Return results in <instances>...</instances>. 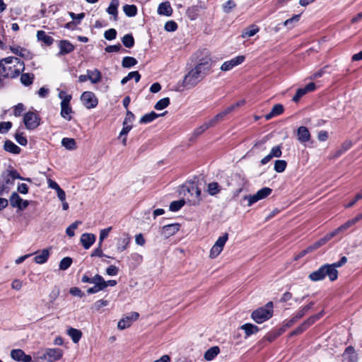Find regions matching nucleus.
<instances>
[{"mask_svg":"<svg viewBox=\"0 0 362 362\" xmlns=\"http://www.w3.org/2000/svg\"><path fill=\"white\" fill-rule=\"evenodd\" d=\"M212 60L206 55L184 77L181 86L186 89L195 87L211 72Z\"/></svg>","mask_w":362,"mask_h":362,"instance_id":"f257e3e1","label":"nucleus"},{"mask_svg":"<svg viewBox=\"0 0 362 362\" xmlns=\"http://www.w3.org/2000/svg\"><path fill=\"white\" fill-rule=\"evenodd\" d=\"M23 62L14 57H8L0 60V74L4 77L15 78L24 70Z\"/></svg>","mask_w":362,"mask_h":362,"instance_id":"f03ea898","label":"nucleus"},{"mask_svg":"<svg viewBox=\"0 0 362 362\" xmlns=\"http://www.w3.org/2000/svg\"><path fill=\"white\" fill-rule=\"evenodd\" d=\"M327 276L330 281H334L338 277V271L329 264H324L317 270L309 274V279L313 281H318Z\"/></svg>","mask_w":362,"mask_h":362,"instance_id":"7ed1b4c3","label":"nucleus"},{"mask_svg":"<svg viewBox=\"0 0 362 362\" xmlns=\"http://www.w3.org/2000/svg\"><path fill=\"white\" fill-rule=\"evenodd\" d=\"M273 315V303H267L265 306L254 310L251 314L252 319L257 323H262L270 319Z\"/></svg>","mask_w":362,"mask_h":362,"instance_id":"20e7f679","label":"nucleus"},{"mask_svg":"<svg viewBox=\"0 0 362 362\" xmlns=\"http://www.w3.org/2000/svg\"><path fill=\"white\" fill-rule=\"evenodd\" d=\"M40 116L34 112H28L23 117V122L28 130L36 129L40 124Z\"/></svg>","mask_w":362,"mask_h":362,"instance_id":"39448f33","label":"nucleus"},{"mask_svg":"<svg viewBox=\"0 0 362 362\" xmlns=\"http://www.w3.org/2000/svg\"><path fill=\"white\" fill-rule=\"evenodd\" d=\"M228 239V234L226 233L218 238L210 250V258L214 259L220 255Z\"/></svg>","mask_w":362,"mask_h":362,"instance_id":"423d86ee","label":"nucleus"},{"mask_svg":"<svg viewBox=\"0 0 362 362\" xmlns=\"http://www.w3.org/2000/svg\"><path fill=\"white\" fill-rule=\"evenodd\" d=\"M272 190L269 187H263L261 189L258 190L256 194L253 195L245 196L244 197L245 199L248 201L247 206H250L253 204L257 202L258 201L265 199L272 193Z\"/></svg>","mask_w":362,"mask_h":362,"instance_id":"0eeeda50","label":"nucleus"},{"mask_svg":"<svg viewBox=\"0 0 362 362\" xmlns=\"http://www.w3.org/2000/svg\"><path fill=\"white\" fill-rule=\"evenodd\" d=\"M322 312L313 315L304 321L301 325H300L298 327H296L293 332H291L290 336L293 337L295 335H298L303 332L308 327L315 323L317 320H318L322 316Z\"/></svg>","mask_w":362,"mask_h":362,"instance_id":"6e6552de","label":"nucleus"},{"mask_svg":"<svg viewBox=\"0 0 362 362\" xmlns=\"http://www.w3.org/2000/svg\"><path fill=\"white\" fill-rule=\"evenodd\" d=\"M81 100L83 105L88 108H93L97 106L98 100L95 94L90 91H85L81 96Z\"/></svg>","mask_w":362,"mask_h":362,"instance_id":"1a4fd4ad","label":"nucleus"},{"mask_svg":"<svg viewBox=\"0 0 362 362\" xmlns=\"http://www.w3.org/2000/svg\"><path fill=\"white\" fill-rule=\"evenodd\" d=\"M244 103V101H240L238 102L229 107H228L223 112H219L217 114L215 117L211 118L209 122H210V124L214 126L218 121L222 120L226 115L232 112L235 109H236L238 107L242 105Z\"/></svg>","mask_w":362,"mask_h":362,"instance_id":"9d476101","label":"nucleus"},{"mask_svg":"<svg viewBox=\"0 0 362 362\" xmlns=\"http://www.w3.org/2000/svg\"><path fill=\"white\" fill-rule=\"evenodd\" d=\"M333 237H334V233H332V232L328 233V234H327L322 238H321L318 241L315 242L313 245H310L306 250H303L301 252L300 256H303L306 253H308L309 252H311V251H313V250L319 248L322 245H325L327 241L331 240Z\"/></svg>","mask_w":362,"mask_h":362,"instance_id":"9b49d317","label":"nucleus"},{"mask_svg":"<svg viewBox=\"0 0 362 362\" xmlns=\"http://www.w3.org/2000/svg\"><path fill=\"white\" fill-rule=\"evenodd\" d=\"M187 192L191 196L189 202L193 205H197L201 201V189L195 185H191L187 188Z\"/></svg>","mask_w":362,"mask_h":362,"instance_id":"f8f14e48","label":"nucleus"},{"mask_svg":"<svg viewBox=\"0 0 362 362\" xmlns=\"http://www.w3.org/2000/svg\"><path fill=\"white\" fill-rule=\"evenodd\" d=\"M139 317L138 313H132L130 315L126 316L125 317L122 318L117 324V327L119 329H124L127 327H129L132 322L134 320H136Z\"/></svg>","mask_w":362,"mask_h":362,"instance_id":"ddd939ff","label":"nucleus"},{"mask_svg":"<svg viewBox=\"0 0 362 362\" xmlns=\"http://www.w3.org/2000/svg\"><path fill=\"white\" fill-rule=\"evenodd\" d=\"M244 60H245L244 56L235 57L229 61L225 62L221 65V69L223 71H229V70L232 69L233 68H234L235 66L242 64L244 62Z\"/></svg>","mask_w":362,"mask_h":362,"instance_id":"4468645a","label":"nucleus"},{"mask_svg":"<svg viewBox=\"0 0 362 362\" xmlns=\"http://www.w3.org/2000/svg\"><path fill=\"white\" fill-rule=\"evenodd\" d=\"M11 357L17 361L31 362L32 358L30 355H27L21 349H13L11 351Z\"/></svg>","mask_w":362,"mask_h":362,"instance_id":"2eb2a0df","label":"nucleus"},{"mask_svg":"<svg viewBox=\"0 0 362 362\" xmlns=\"http://www.w3.org/2000/svg\"><path fill=\"white\" fill-rule=\"evenodd\" d=\"M95 240L96 236L94 234L85 233L81 235L80 242L84 249L88 250L95 243Z\"/></svg>","mask_w":362,"mask_h":362,"instance_id":"dca6fc26","label":"nucleus"},{"mask_svg":"<svg viewBox=\"0 0 362 362\" xmlns=\"http://www.w3.org/2000/svg\"><path fill=\"white\" fill-rule=\"evenodd\" d=\"M361 219H362V214H358L355 218L347 221L346 223H344L343 225H341V226H339V228L335 229L332 233H334V236H335L339 233L346 230L351 226H354V224H356L358 221H359Z\"/></svg>","mask_w":362,"mask_h":362,"instance_id":"f3484780","label":"nucleus"},{"mask_svg":"<svg viewBox=\"0 0 362 362\" xmlns=\"http://www.w3.org/2000/svg\"><path fill=\"white\" fill-rule=\"evenodd\" d=\"M180 224L178 223H172L164 226L162 228V235L165 237V238H168L169 237L175 235L180 230Z\"/></svg>","mask_w":362,"mask_h":362,"instance_id":"a211bd4d","label":"nucleus"},{"mask_svg":"<svg viewBox=\"0 0 362 362\" xmlns=\"http://www.w3.org/2000/svg\"><path fill=\"white\" fill-rule=\"evenodd\" d=\"M48 362L59 360L63 356V351L60 349H47Z\"/></svg>","mask_w":362,"mask_h":362,"instance_id":"6ab92c4d","label":"nucleus"},{"mask_svg":"<svg viewBox=\"0 0 362 362\" xmlns=\"http://www.w3.org/2000/svg\"><path fill=\"white\" fill-rule=\"evenodd\" d=\"M298 140L301 143H305L310 139V134L308 128L303 126L297 129Z\"/></svg>","mask_w":362,"mask_h":362,"instance_id":"aec40b11","label":"nucleus"},{"mask_svg":"<svg viewBox=\"0 0 362 362\" xmlns=\"http://www.w3.org/2000/svg\"><path fill=\"white\" fill-rule=\"evenodd\" d=\"M157 11L159 15L170 16L173 13V8L169 1H165L158 5Z\"/></svg>","mask_w":362,"mask_h":362,"instance_id":"412c9836","label":"nucleus"},{"mask_svg":"<svg viewBox=\"0 0 362 362\" xmlns=\"http://www.w3.org/2000/svg\"><path fill=\"white\" fill-rule=\"evenodd\" d=\"M59 47L60 49L59 55L69 54L74 49V45L68 40H61L59 43Z\"/></svg>","mask_w":362,"mask_h":362,"instance_id":"4be33fe9","label":"nucleus"},{"mask_svg":"<svg viewBox=\"0 0 362 362\" xmlns=\"http://www.w3.org/2000/svg\"><path fill=\"white\" fill-rule=\"evenodd\" d=\"M4 148L6 151L13 154H19L21 151L19 146L10 140H7L4 142Z\"/></svg>","mask_w":362,"mask_h":362,"instance_id":"5701e85b","label":"nucleus"},{"mask_svg":"<svg viewBox=\"0 0 362 362\" xmlns=\"http://www.w3.org/2000/svg\"><path fill=\"white\" fill-rule=\"evenodd\" d=\"M87 74L88 80H90L92 83H98L101 81L102 75L98 69L87 70Z\"/></svg>","mask_w":362,"mask_h":362,"instance_id":"b1692460","label":"nucleus"},{"mask_svg":"<svg viewBox=\"0 0 362 362\" xmlns=\"http://www.w3.org/2000/svg\"><path fill=\"white\" fill-rule=\"evenodd\" d=\"M37 38L39 41L42 42L47 46L51 45L54 42V39L51 36L47 35L43 30H38L37 32Z\"/></svg>","mask_w":362,"mask_h":362,"instance_id":"393cba45","label":"nucleus"},{"mask_svg":"<svg viewBox=\"0 0 362 362\" xmlns=\"http://www.w3.org/2000/svg\"><path fill=\"white\" fill-rule=\"evenodd\" d=\"M165 113H166V112H165L160 115H158V114L156 113L155 112L152 111V112L142 116L140 119L139 122L141 124H146V123L151 122L152 121H153L156 118H158L159 116H163Z\"/></svg>","mask_w":362,"mask_h":362,"instance_id":"a878e982","label":"nucleus"},{"mask_svg":"<svg viewBox=\"0 0 362 362\" xmlns=\"http://www.w3.org/2000/svg\"><path fill=\"white\" fill-rule=\"evenodd\" d=\"M284 110V107H283L282 105H281V104H276L275 105L273 106L271 112L269 114L265 115V119L267 120H269V119H272L274 117L280 115L281 114L283 113Z\"/></svg>","mask_w":362,"mask_h":362,"instance_id":"bb28decb","label":"nucleus"},{"mask_svg":"<svg viewBox=\"0 0 362 362\" xmlns=\"http://www.w3.org/2000/svg\"><path fill=\"white\" fill-rule=\"evenodd\" d=\"M344 356L349 361V362H356L358 360L357 354L352 346H349L346 349Z\"/></svg>","mask_w":362,"mask_h":362,"instance_id":"cd10ccee","label":"nucleus"},{"mask_svg":"<svg viewBox=\"0 0 362 362\" xmlns=\"http://www.w3.org/2000/svg\"><path fill=\"white\" fill-rule=\"evenodd\" d=\"M22 200L18 192H13L10 196L9 203L13 208H16L19 211Z\"/></svg>","mask_w":362,"mask_h":362,"instance_id":"c85d7f7f","label":"nucleus"},{"mask_svg":"<svg viewBox=\"0 0 362 362\" xmlns=\"http://www.w3.org/2000/svg\"><path fill=\"white\" fill-rule=\"evenodd\" d=\"M67 334L71 338L74 343H78L81 338L82 332L79 329L70 327L67 329Z\"/></svg>","mask_w":362,"mask_h":362,"instance_id":"c756f323","label":"nucleus"},{"mask_svg":"<svg viewBox=\"0 0 362 362\" xmlns=\"http://www.w3.org/2000/svg\"><path fill=\"white\" fill-rule=\"evenodd\" d=\"M61 105V116L66 120H71V114L72 112L71 107L69 106V103L60 104Z\"/></svg>","mask_w":362,"mask_h":362,"instance_id":"7c9ffc66","label":"nucleus"},{"mask_svg":"<svg viewBox=\"0 0 362 362\" xmlns=\"http://www.w3.org/2000/svg\"><path fill=\"white\" fill-rule=\"evenodd\" d=\"M241 329L245 331L247 337L256 334L259 331L257 326L251 323H246L241 326Z\"/></svg>","mask_w":362,"mask_h":362,"instance_id":"2f4dec72","label":"nucleus"},{"mask_svg":"<svg viewBox=\"0 0 362 362\" xmlns=\"http://www.w3.org/2000/svg\"><path fill=\"white\" fill-rule=\"evenodd\" d=\"M119 6L118 0H112L108 8H107V12L112 15L114 17V19L117 21V8Z\"/></svg>","mask_w":362,"mask_h":362,"instance_id":"473e14b6","label":"nucleus"},{"mask_svg":"<svg viewBox=\"0 0 362 362\" xmlns=\"http://www.w3.org/2000/svg\"><path fill=\"white\" fill-rule=\"evenodd\" d=\"M259 29L257 26L252 25L249 28H245V30H243L241 36L243 38L250 37L254 36L256 33L259 32Z\"/></svg>","mask_w":362,"mask_h":362,"instance_id":"72a5a7b5","label":"nucleus"},{"mask_svg":"<svg viewBox=\"0 0 362 362\" xmlns=\"http://www.w3.org/2000/svg\"><path fill=\"white\" fill-rule=\"evenodd\" d=\"M219 348L218 346H213L208 349L204 354V358L206 361L213 360L218 354Z\"/></svg>","mask_w":362,"mask_h":362,"instance_id":"f704fd0d","label":"nucleus"},{"mask_svg":"<svg viewBox=\"0 0 362 362\" xmlns=\"http://www.w3.org/2000/svg\"><path fill=\"white\" fill-rule=\"evenodd\" d=\"M285 331H286V328L281 327L277 330H274V331L269 332L266 335L265 337H266L267 340H268L269 342H272L274 339H276L278 337L281 335Z\"/></svg>","mask_w":362,"mask_h":362,"instance_id":"c9c22d12","label":"nucleus"},{"mask_svg":"<svg viewBox=\"0 0 362 362\" xmlns=\"http://www.w3.org/2000/svg\"><path fill=\"white\" fill-rule=\"evenodd\" d=\"M49 252L48 250L45 249L41 252L40 254L37 255L35 257V262L37 264H43L47 262V260L49 257Z\"/></svg>","mask_w":362,"mask_h":362,"instance_id":"e433bc0d","label":"nucleus"},{"mask_svg":"<svg viewBox=\"0 0 362 362\" xmlns=\"http://www.w3.org/2000/svg\"><path fill=\"white\" fill-rule=\"evenodd\" d=\"M221 186L218 182H213L208 185L207 191L211 196H215L221 192Z\"/></svg>","mask_w":362,"mask_h":362,"instance_id":"4c0bfd02","label":"nucleus"},{"mask_svg":"<svg viewBox=\"0 0 362 362\" xmlns=\"http://www.w3.org/2000/svg\"><path fill=\"white\" fill-rule=\"evenodd\" d=\"M62 145L68 150H74L76 148V143L75 140L71 138L62 139Z\"/></svg>","mask_w":362,"mask_h":362,"instance_id":"58836bf2","label":"nucleus"},{"mask_svg":"<svg viewBox=\"0 0 362 362\" xmlns=\"http://www.w3.org/2000/svg\"><path fill=\"white\" fill-rule=\"evenodd\" d=\"M123 11L129 17H134L137 13V8L135 5L126 4L123 6Z\"/></svg>","mask_w":362,"mask_h":362,"instance_id":"ea45409f","label":"nucleus"},{"mask_svg":"<svg viewBox=\"0 0 362 362\" xmlns=\"http://www.w3.org/2000/svg\"><path fill=\"white\" fill-rule=\"evenodd\" d=\"M92 284L103 290L105 288V281L103 277L99 274H96L92 277Z\"/></svg>","mask_w":362,"mask_h":362,"instance_id":"a19ab883","label":"nucleus"},{"mask_svg":"<svg viewBox=\"0 0 362 362\" xmlns=\"http://www.w3.org/2000/svg\"><path fill=\"white\" fill-rule=\"evenodd\" d=\"M137 64V60L132 57H124L122 65L124 68H131Z\"/></svg>","mask_w":362,"mask_h":362,"instance_id":"79ce46f5","label":"nucleus"},{"mask_svg":"<svg viewBox=\"0 0 362 362\" xmlns=\"http://www.w3.org/2000/svg\"><path fill=\"white\" fill-rule=\"evenodd\" d=\"M199 8L197 6H193L187 8L186 11L187 16L191 20L194 21L197 18Z\"/></svg>","mask_w":362,"mask_h":362,"instance_id":"37998d69","label":"nucleus"},{"mask_svg":"<svg viewBox=\"0 0 362 362\" xmlns=\"http://www.w3.org/2000/svg\"><path fill=\"white\" fill-rule=\"evenodd\" d=\"M6 172L13 180L15 179H18V180H25V181H27L29 182H30L32 181V180L29 177H27V178L22 177L20 175V174L17 172V170H16L14 169H9V170H6Z\"/></svg>","mask_w":362,"mask_h":362,"instance_id":"c03bdc74","label":"nucleus"},{"mask_svg":"<svg viewBox=\"0 0 362 362\" xmlns=\"http://www.w3.org/2000/svg\"><path fill=\"white\" fill-rule=\"evenodd\" d=\"M170 105V98H163L158 100L154 108L157 110H161L167 107Z\"/></svg>","mask_w":362,"mask_h":362,"instance_id":"a18cd8bd","label":"nucleus"},{"mask_svg":"<svg viewBox=\"0 0 362 362\" xmlns=\"http://www.w3.org/2000/svg\"><path fill=\"white\" fill-rule=\"evenodd\" d=\"M122 42L123 45L127 48H132L134 45V39L131 34L125 35L122 39Z\"/></svg>","mask_w":362,"mask_h":362,"instance_id":"49530a36","label":"nucleus"},{"mask_svg":"<svg viewBox=\"0 0 362 362\" xmlns=\"http://www.w3.org/2000/svg\"><path fill=\"white\" fill-rule=\"evenodd\" d=\"M34 75L32 74H23L21 76V81L25 86H29L33 83Z\"/></svg>","mask_w":362,"mask_h":362,"instance_id":"de8ad7c7","label":"nucleus"},{"mask_svg":"<svg viewBox=\"0 0 362 362\" xmlns=\"http://www.w3.org/2000/svg\"><path fill=\"white\" fill-rule=\"evenodd\" d=\"M81 224V221H76L72 223L69 227L66 229V233L69 237H74L75 235L74 230L78 228V226Z\"/></svg>","mask_w":362,"mask_h":362,"instance_id":"09e8293b","label":"nucleus"},{"mask_svg":"<svg viewBox=\"0 0 362 362\" xmlns=\"http://www.w3.org/2000/svg\"><path fill=\"white\" fill-rule=\"evenodd\" d=\"M287 163L284 160H276L274 163V170L277 173H282L285 170Z\"/></svg>","mask_w":362,"mask_h":362,"instance_id":"8fccbe9b","label":"nucleus"},{"mask_svg":"<svg viewBox=\"0 0 362 362\" xmlns=\"http://www.w3.org/2000/svg\"><path fill=\"white\" fill-rule=\"evenodd\" d=\"M129 244V238L121 239L119 240V242L117 243V249L119 252H122L127 248Z\"/></svg>","mask_w":362,"mask_h":362,"instance_id":"3c124183","label":"nucleus"},{"mask_svg":"<svg viewBox=\"0 0 362 362\" xmlns=\"http://www.w3.org/2000/svg\"><path fill=\"white\" fill-rule=\"evenodd\" d=\"M184 200L173 201L170 204L169 209L172 211H177L184 206Z\"/></svg>","mask_w":362,"mask_h":362,"instance_id":"603ef678","label":"nucleus"},{"mask_svg":"<svg viewBox=\"0 0 362 362\" xmlns=\"http://www.w3.org/2000/svg\"><path fill=\"white\" fill-rule=\"evenodd\" d=\"M72 263V259L69 257H64L59 263V269L61 270H66L67 269Z\"/></svg>","mask_w":362,"mask_h":362,"instance_id":"864d4df0","label":"nucleus"},{"mask_svg":"<svg viewBox=\"0 0 362 362\" xmlns=\"http://www.w3.org/2000/svg\"><path fill=\"white\" fill-rule=\"evenodd\" d=\"M236 6V4L233 0H228L224 4H223L222 8L223 11L228 13H230L235 7Z\"/></svg>","mask_w":362,"mask_h":362,"instance_id":"5fc2aeb1","label":"nucleus"},{"mask_svg":"<svg viewBox=\"0 0 362 362\" xmlns=\"http://www.w3.org/2000/svg\"><path fill=\"white\" fill-rule=\"evenodd\" d=\"M282 146L281 145H278L276 146H274L272 149L270 153H269L271 157L273 158H279L281 156L282 151H281Z\"/></svg>","mask_w":362,"mask_h":362,"instance_id":"6e6d98bb","label":"nucleus"},{"mask_svg":"<svg viewBox=\"0 0 362 362\" xmlns=\"http://www.w3.org/2000/svg\"><path fill=\"white\" fill-rule=\"evenodd\" d=\"M16 141L21 146H26L28 140L25 136H23V133L17 132L15 134Z\"/></svg>","mask_w":362,"mask_h":362,"instance_id":"4d7b16f0","label":"nucleus"},{"mask_svg":"<svg viewBox=\"0 0 362 362\" xmlns=\"http://www.w3.org/2000/svg\"><path fill=\"white\" fill-rule=\"evenodd\" d=\"M212 127L211 124H210L209 122H205L204 124H202L200 127H197L194 133L196 136H199L202 134L203 132H204L206 129H208L209 127Z\"/></svg>","mask_w":362,"mask_h":362,"instance_id":"13d9d810","label":"nucleus"},{"mask_svg":"<svg viewBox=\"0 0 362 362\" xmlns=\"http://www.w3.org/2000/svg\"><path fill=\"white\" fill-rule=\"evenodd\" d=\"M58 96L62 99L61 104L69 103L71 100V95H68L64 90L59 91Z\"/></svg>","mask_w":362,"mask_h":362,"instance_id":"bf43d9fd","label":"nucleus"},{"mask_svg":"<svg viewBox=\"0 0 362 362\" xmlns=\"http://www.w3.org/2000/svg\"><path fill=\"white\" fill-rule=\"evenodd\" d=\"M112 230V227L102 229L100 232L99 243L102 245L103 240L108 236L110 232Z\"/></svg>","mask_w":362,"mask_h":362,"instance_id":"052dcab7","label":"nucleus"},{"mask_svg":"<svg viewBox=\"0 0 362 362\" xmlns=\"http://www.w3.org/2000/svg\"><path fill=\"white\" fill-rule=\"evenodd\" d=\"M1 177L3 179L1 182H4L6 185L9 186L10 187L13 185L14 180L8 175L6 171L2 173Z\"/></svg>","mask_w":362,"mask_h":362,"instance_id":"680f3d73","label":"nucleus"},{"mask_svg":"<svg viewBox=\"0 0 362 362\" xmlns=\"http://www.w3.org/2000/svg\"><path fill=\"white\" fill-rule=\"evenodd\" d=\"M109 302L107 300H97L93 305L92 308L96 311H99L103 307L107 306Z\"/></svg>","mask_w":362,"mask_h":362,"instance_id":"e2e57ef3","label":"nucleus"},{"mask_svg":"<svg viewBox=\"0 0 362 362\" xmlns=\"http://www.w3.org/2000/svg\"><path fill=\"white\" fill-rule=\"evenodd\" d=\"M307 90H305V87L298 88L295 94V95L293 97L292 100L293 102L297 103L304 95L307 93Z\"/></svg>","mask_w":362,"mask_h":362,"instance_id":"0e129e2a","label":"nucleus"},{"mask_svg":"<svg viewBox=\"0 0 362 362\" xmlns=\"http://www.w3.org/2000/svg\"><path fill=\"white\" fill-rule=\"evenodd\" d=\"M134 120V115L129 110H127V114L123 122V124L132 125V123Z\"/></svg>","mask_w":362,"mask_h":362,"instance_id":"69168bd1","label":"nucleus"},{"mask_svg":"<svg viewBox=\"0 0 362 362\" xmlns=\"http://www.w3.org/2000/svg\"><path fill=\"white\" fill-rule=\"evenodd\" d=\"M164 27L165 30L168 32H173L177 29V25L173 21L166 22Z\"/></svg>","mask_w":362,"mask_h":362,"instance_id":"338daca9","label":"nucleus"},{"mask_svg":"<svg viewBox=\"0 0 362 362\" xmlns=\"http://www.w3.org/2000/svg\"><path fill=\"white\" fill-rule=\"evenodd\" d=\"M116 35H117V31L114 28H110V29L106 30L104 33V37L107 40H114L116 37Z\"/></svg>","mask_w":362,"mask_h":362,"instance_id":"774afa93","label":"nucleus"}]
</instances>
